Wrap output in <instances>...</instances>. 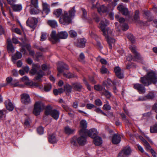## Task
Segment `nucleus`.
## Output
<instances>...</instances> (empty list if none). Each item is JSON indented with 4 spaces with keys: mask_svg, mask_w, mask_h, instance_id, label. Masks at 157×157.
<instances>
[{
    "mask_svg": "<svg viewBox=\"0 0 157 157\" xmlns=\"http://www.w3.org/2000/svg\"><path fill=\"white\" fill-rule=\"evenodd\" d=\"M40 67L39 65L33 63L32 65V68L30 73L33 75L35 74L37 72V70L40 68Z\"/></svg>",
    "mask_w": 157,
    "mask_h": 157,
    "instance_id": "26",
    "label": "nucleus"
},
{
    "mask_svg": "<svg viewBox=\"0 0 157 157\" xmlns=\"http://www.w3.org/2000/svg\"><path fill=\"white\" fill-rule=\"evenodd\" d=\"M100 71L101 73L103 74L109 72L108 69L103 66L101 68Z\"/></svg>",
    "mask_w": 157,
    "mask_h": 157,
    "instance_id": "49",
    "label": "nucleus"
},
{
    "mask_svg": "<svg viewBox=\"0 0 157 157\" xmlns=\"http://www.w3.org/2000/svg\"><path fill=\"white\" fill-rule=\"evenodd\" d=\"M134 19L140 25H144V23L143 22L139 20V16L138 15H135L134 16Z\"/></svg>",
    "mask_w": 157,
    "mask_h": 157,
    "instance_id": "47",
    "label": "nucleus"
},
{
    "mask_svg": "<svg viewBox=\"0 0 157 157\" xmlns=\"http://www.w3.org/2000/svg\"><path fill=\"white\" fill-rule=\"evenodd\" d=\"M57 70L59 73H62L63 71V67L60 65V66L57 67Z\"/></svg>",
    "mask_w": 157,
    "mask_h": 157,
    "instance_id": "64",
    "label": "nucleus"
},
{
    "mask_svg": "<svg viewBox=\"0 0 157 157\" xmlns=\"http://www.w3.org/2000/svg\"><path fill=\"white\" fill-rule=\"evenodd\" d=\"M129 48L134 54V59L138 60L141 59L140 54L137 52L136 47L132 45L130 46Z\"/></svg>",
    "mask_w": 157,
    "mask_h": 157,
    "instance_id": "13",
    "label": "nucleus"
},
{
    "mask_svg": "<svg viewBox=\"0 0 157 157\" xmlns=\"http://www.w3.org/2000/svg\"><path fill=\"white\" fill-rule=\"evenodd\" d=\"M37 22L38 20L36 18L30 17L27 20L26 23L28 26L34 29L36 27Z\"/></svg>",
    "mask_w": 157,
    "mask_h": 157,
    "instance_id": "7",
    "label": "nucleus"
},
{
    "mask_svg": "<svg viewBox=\"0 0 157 157\" xmlns=\"http://www.w3.org/2000/svg\"><path fill=\"white\" fill-rule=\"evenodd\" d=\"M44 89L45 91L46 92L49 91L51 89V86L50 84H47L44 86Z\"/></svg>",
    "mask_w": 157,
    "mask_h": 157,
    "instance_id": "48",
    "label": "nucleus"
},
{
    "mask_svg": "<svg viewBox=\"0 0 157 157\" xmlns=\"http://www.w3.org/2000/svg\"><path fill=\"white\" fill-rule=\"evenodd\" d=\"M38 7H30V13L32 14H37L40 12Z\"/></svg>",
    "mask_w": 157,
    "mask_h": 157,
    "instance_id": "29",
    "label": "nucleus"
},
{
    "mask_svg": "<svg viewBox=\"0 0 157 157\" xmlns=\"http://www.w3.org/2000/svg\"><path fill=\"white\" fill-rule=\"evenodd\" d=\"M98 10L99 13L101 12L104 13L107 12L108 11V9L106 7L103 5L100 6L99 8H98Z\"/></svg>",
    "mask_w": 157,
    "mask_h": 157,
    "instance_id": "35",
    "label": "nucleus"
},
{
    "mask_svg": "<svg viewBox=\"0 0 157 157\" xmlns=\"http://www.w3.org/2000/svg\"><path fill=\"white\" fill-rule=\"evenodd\" d=\"M104 36H105L106 39L110 49H112V45L115 42V40L110 36H107L106 35Z\"/></svg>",
    "mask_w": 157,
    "mask_h": 157,
    "instance_id": "20",
    "label": "nucleus"
},
{
    "mask_svg": "<svg viewBox=\"0 0 157 157\" xmlns=\"http://www.w3.org/2000/svg\"><path fill=\"white\" fill-rule=\"evenodd\" d=\"M58 140L56 138L55 134H52L49 136L48 141L50 143L52 144L56 143Z\"/></svg>",
    "mask_w": 157,
    "mask_h": 157,
    "instance_id": "24",
    "label": "nucleus"
},
{
    "mask_svg": "<svg viewBox=\"0 0 157 157\" xmlns=\"http://www.w3.org/2000/svg\"><path fill=\"white\" fill-rule=\"evenodd\" d=\"M43 12V13L46 15L48 14L50 12V7L49 5L46 3H43L42 4Z\"/></svg>",
    "mask_w": 157,
    "mask_h": 157,
    "instance_id": "17",
    "label": "nucleus"
},
{
    "mask_svg": "<svg viewBox=\"0 0 157 157\" xmlns=\"http://www.w3.org/2000/svg\"><path fill=\"white\" fill-rule=\"evenodd\" d=\"M75 7H73L69 10L68 13L65 11L63 13L62 10L59 9L55 10L53 13L58 17L62 14V16L59 19V22L62 24L67 25L71 22V19L75 16Z\"/></svg>",
    "mask_w": 157,
    "mask_h": 157,
    "instance_id": "2",
    "label": "nucleus"
},
{
    "mask_svg": "<svg viewBox=\"0 0 157 157\" xmlns=\"http://www.w3.org/2000/svg\"><path fill=\"white\" fill-rule=\"evenodd\" d=\"M44 75V72L41 70H39L37 73V76L35 77L36 80L41 81V78Z\"/></svg>",
    "mask_w": 157,
    "mask_h": 157,
    "instance_id": "33",
    "label": "nucleus"
},
{
    "mask_svg": "<svg viewBox=\"0 0 157 157\" xmlns=\"http://www.w3.org/2000/svg\"><path fill=\"white\" fill-rule=\"evenodd\" d=\"M117 9L124 15L127 16L129 14V12L128 9L122 5H119L117 7Z\"/></svg>",
    "mask_w": 157,
    "mask_h": 157,
    "instance_id": "16",
    "label": "nucleus"
},
{
    "mask_svg": "<svg viewBox=\"0 0 157 157\" xmlns=\"http://www.w3.org/2000/svg\"><path fill=\"white\" fill-rule=\"evenodd\" d=\"M3 4L4 5V6H6V2L4 1L3 0H0V5L1 9L3 8Z\"/></svg>",
    "mask_w": 157,
    "mask_h": 157,
    "instance_id": "56",
    "label": "nucleus"
},
{
    "mask_svg": "<svg viewBox=\"0 0 157 157\" xmlns=\"http://www.w3.org/2000/svg\"><path fill=\"white\" fill-rule=\"evenodd\" d=\"M84 133L86 135L87 134L90 137L92 138H94L96 137L98 134V132L96 129L93 128L90 130H87Z\"/></svg>",
    "mask_w": 157,
    "mask_h": 157,
    "instance_id": "11",
    "label": "nucleus"
},
{
    "mask_svg": "<svg viewBox=\"0 0 157 157\" xmlns=\"http://www.w3.org/2000/svg\"><path fill=\"white\" fill-rule=\"evenodd\" d=\"M63 75L67 78H70L75 76L74 74H71L70 72L64 73H63Z\"/></svg>",
    "mask_w": 157,
    "mask_h": 157,
    "instance_id": "41",
    "label": "nucleus"
},
{
    "mask_svg": "<svg viewBox=\"0 0 157 157\" xmlns=\"http://www.w3.org/2000/svg\"><path fill=\"white\" fill-rule=\"evenodd\" d=\"M42 69L44 71H46L48 70L49 67V66H47L45 64H43L41 66Z\"/></svg>",
    "mask_w": 157,
    "mask_h": 157,
    "instance_id": "63",
    "label": "nucleus"
},
{
    "mask_svg": "<svg viewBox=\"0 0 157 157\" xmlns=\"http://www.w3.org/2000/svg\"><path fill=\"white\" fill-rule=\"evenodd\" d=\"M47 34L46 33L42 32L41 33L40 40L41 41H44L47 39Z\"/></svg>",
    "mask_w": 157,
    "mask_h": 157,
    "instance_id": "44",
    "label": "nucleus"
},
{
    "mask_svg": "<svg viewBox=\"0 0 157 157\" xmlns=\"http://www.w3.org/2000/svg\"><path fill=\"white\" fill-rule=\"evenodd\" d=\"M75 130L74 129H71L70 127L67 126L64 128V132L67 134L71 135L74 133Z\"/></svg>",
    "mask_w": 157,
    "mask_h": 157,
    "instance_id": "28",
    "label": "nucleus"
},
{
    "mask_svg": "<svg viewBox=\"0 0 157 157\" xmlns=\"http://www.w3.org/2000/svg\"><path fill=\"white\" fill-rule=\"evenodd\" d=\"M45 114L47 116L50 115L55 119L57 120L59 118V113L56 109L52 110V107L48 105L46 108Z\"/></svg>",
    "mask_w": 157,
    "mask_h": 157,
    "instance_id": "5",
    "label": "nucleus"
},
{
    "mask_svg": "<svg viewBox=\"0 0 157 157\" xmlns=\"http://www.w3.org/2000/svg\"><path fill=\"white\" fill-rule=\"evenodd\" d=\"M109 24V21L106 19H104L101 21L99 25V28L101 30L103 33L104 35H106V31L105 28Z\"/></svg>",
    "mask_w": 157,
    "mask_h": 157,
    "instance_id": "8",
    "label": "nucleus"
},
{
    "mask_svg": "<svg viewBox=\"0 0 157 157\" xmlns=\"http://www.w3.org/2000/svg\"><path fill=\"white\" fill-rule=\"evenodd\" d=\"M64 88L65 91L66 92L67 94L69 93L71 91L72 87L69 85H66L64 87Z\"/></svg>",
    "mask_w": 157,
    "mask_h": 157,
    "instance_id": "42",
    "label": "nucleus"
},
{
    "mask_svg": "<svg viewBox=\"0 0 157 157\" xmlns=\"http://www.w3.org/2000/svg\"><path fill=\"white\" fill-rule=\"evenodd\" d=\"M83 81L84 82V83L85 84L87 88L88 89V90H91V87L89 85V84L88 83V82H87V81L85 79H83Z\"/></svg>",
    "mask_w": 157,
    "mask_h": 157,
    "instance_id": "54",
    "label": "nucleus"
},
{
    "mask_svg": "<svg viewBox=\"0 0 157 157\" xmlns=\"http://www.w3.org/2000/svg\"><path fill=\"white\" fill-rule=\"evenodd\" d=\"M21 80L22 81L24 82L27 85H29V83H27L28 82H28L29 80V79L26 76H24L23 77L21 78Z\"/></svg>",
    "mask_w": 157,
    "mask_h": 157,
    "instance_id": "50",
    "label": "nucleus"
},
{
    "mask_svg": "<svg viewBox=\"0 0 157 157\" xmlns=\"http://www.w3.org/2000/svg\"><path fill=\"white\" fill-rule=\"evenodd\" d=\"M86 108L88 109H90L96 107L95 105L89 103L86 105Z\"/></svg>",
    "mask_w": 157,
    "mask_h": 157,
    "instance_id": "57",
    "label": "nucleus"
},
{
    "mask_svg": "<svg viewBox=\"0 0 157 157\" xmlns=\"http://www.w3.org/2000/svg\"><path fill=\"white\" fill-rule=\"evenodd\" d=\"M140 139L142 141L143 144L146 148V149L148 151L151 148L149 144L142 136H140Z\"/></svg>",
    "mask_w": 157,
    "mask_h": 157,
    "instance_id": "25",
    "label": "nucleus"
},
{
    "mask_svg": "<svg viewBox=\"0 0 157 157\" xmlns=\"http://www.w3.org/2000/svg\"><path fill=\"white\" fill-rule=\"evenodd\" d=\"M94 142L96 145L99 146L102 144V140L101 137L97 136L94 138Z\"/></svg>",
    "mask_w": 157,
    "mask_h": 157,
    "instance_id": "27",
    "label": "nucleus"
},
{
    "mask_svg": "<svg viewBox=\"0 0 157 157\" xmlns=\"http://www.w3.org/2000/svg\"><path fill=\"white\" fill-rule=\"evenodd\" d=\"M29 83V85L31 86H35L36 87L39 88L40 89H41L43 88V86H40L39 83L33 82H28Z\"/></svg>",
    "mask_w": 157,
    "mask_h": 157,
    "instance_id": "37",
    "label": "nucleus"
},
{
    "mask_svg": "<svg viewBox=\"0 0 157 157\" xmlns=\"http://www.w3.org/2000/svg\"><path fill=\"white\" fill-rule=\"evenodd\" d=\"M80 124L81 129L79 131V133L81 135L82 133H84L87 130L86 129L87 127V123L85 120H82L81 121Z\"/></svg>",
    "mask_w": 157,
    "mask_h": 157,
    "instance_id": "12",
    "label": "nucleus"
},
{
    "mask_svg": "<svg viewBox=\"0 0 157 157\" xmlns=\"http://www.w3.org/2000/svg\"><path fill=\"white\" fill-rule=\"evenodd\" d=\"M92 16L94 18V19L95 20V21L97 22H98L99 21V18L98 17L97 14L95 13H94L93 14Z\"/></svg>",
    "mask_w": 157,
    "mask_h": 157,
    "instance_id": "59",
    "label": "nucleus"
},
{
    "mask_svg": "<svg viewBox=\"0 0 157 157\" xmlns=\"http://www.w3.org/2000/svg\"><path fill=\"white\" fill-rule=\"evenodd\" d=\"M60 65H61L62 67H63V68L64 70H67L68 69V66L66 64L64 63H63L62 62Z\"/></svg>",
    "mask_w": 157,
    "mask_h": 157,
    "instance_id": "62",
    "label": "nucleus"
},
{
    "mask_svg": "<svg viewBox=\"0 0 157 157\" xmlns=\"http://www.w3.org/2000/svg\"><path fill=\"white\" fill-rule=\"evenodd\" d=\"M27 7H38V0H31V2H27Z\"/></svg>",
    "mask_w": 157,
    "mask_h": 157,
    "instance_id": "22",
    "label": "nucleus"
},
{
    "mask_svg": "<svg viewBox=\"0 0 157 157\" xmlns=\"http://www.w3.org/2000/svg\"><path fill=\"white\" fill-rule=\"evenodd\" d=\"M105 31L107 36H109L112 34V31L109 28H107L105 29Z\"/></svg>",
    "mask_w": 157,
    "mask_h": 157,
    "instance_id": "52",
    "label": "nucleus"
},
{
    "mask_svg": "<svg viewBox=\"0 0 157 157\" xmlns=\"http://www.w3.org/2000/svg\"><path fill=\"white\" fill-rule=\"evenodd\" d=\"M103 108L104 109L106 110H109L111 109V106L108 104H105L104 105Z\"/></svg>",
    "mask_w": 157,
    "mask_h": 157,
    "instance_id": "60",
    "label": "nucleus"
},
{
    "mask_svg": "<svg viewBox=\"0 0 157 157\" xmlns=\"http://www.w3.org/2000/svg\"><path fill=\"white\" fill-rule=\"evenodd\" d=\"M13 10L15 11H19L22 9V6L21 4H14L12 6Z\"/></svg>",
    "mask_w": 157,
    "mask_h": 157,
    "instance_id": "31",
    "label": "nucleus"
},
{
    "mask_svg": "<svg viewBox=\"0 0 157 157\" xmlns=\"http://www.w3.org/2000/svg\"><path fill=\"white\" fill-rule=\"evenodd\" d=\"M131 152V150L130 147L129 146L126 147L119 153L118 157H125L126 156L129 155Z\"/></svg>",
    "mask_w": 157,
    "mask_h": 157,
    "instance_id": "9",
    "label": "nucleus"
},
{
    "mask_svg": "<svg viewBox=\"0 0 157 157\" xmlns=\"http://www.w3.org/2000/svg\"><path fill=\"white\" fill-rule=\"evenodd\" d=\"M72 86L75 89L78 91H80L82 88V86L79 83H75L72 84Z\"/></svg>",
    "mask_w": 157,
    "mask_h": 157,
    "instance_id": "30",
    "label": "nucleus"
},
{
    "mask_svg": "<svg viewBox=\"0 0 157 157\" xmlns=\"http://www.w3.org/2000/svg\"><path fill=\"white\" fill-rule=\"evenodd\" d=\"M114 72L116 76L120 78H123V75L121 71V70L120 67H117L114 69Z\"/></svg>",
    "mask_w": 157,
    "mask_h": 157,
    "instance_id": "19",
    "label": "nucleus"
},
{
    "mask_svg": "<svg viewBox=\"0 0 157 157\" xmlns=\"http://www.w3.org/2000/svg\"><path fill=\"white\" fill-rule=\"evenodd\" d=\"M6 80L7 83L8 84H10L11 86L14 87L18 86V81L16 79L13 80V78L11 77H7L6 78Z\"/></svg>",
    "mask_w": 157,
    "mask_h": 157,
    "instance_id": "14",
    "label": "nucleus"
},
{
    "mask_svg": "<svg viewBox=\"0 0 157 157\" xmlns=\"http://www.w3.org/2000/svg\"><path fill=\"white\" fill-rule=\"evenodd\" d=\"M121 140V137L119 134H115L113 136L112 142L114 144H118L120 142Z\"/></svg>",
    "mask_w": 157,
    "mask_h": 157,
    "instance_id": "15",
    "label": "nucleus"
},
{
    "mask_svg": "<svg viewBox=\"0 0 157 157\" xmlns=\"http://www.w3.org/2000/svg\"><path fill=\"white\" fill-rule=\"evenodd\" d=\"M21 54L19 52H17L12 57L13 60H15L17 59L21 58L22 57Z\"/></svg>",
    "mask_w": 157,
    "mask_h": 157,
    "instance_id": "34",
    "label": "nucleus"
},
{
    "mask_svg": "<svg viewBox=\"0 0 157 157\" xmlns=\"http://www.w3.org/2000/svg\"><path fill=\"white\" fill-rule=\"evenodd\" d=\"M95 103L98 106H101L102 105V102L99 99H97L95 101Z\"/></svg>",
    "mask_w": 157,
    "mask_h": 157,
    "instance_id": "51",
    "label": "nucleus"
},
{
    "mask_svg": "<svg viewBox=\"0 0 157 157\" xmlns=\"http://www.w3.org/2000/svg\"><path fill=\"white\" fill-rule=\"evenodd\" d=\"M3 4L4 5V6H6V2L4 1L3 0H0V5L1 9L3 8Z\"/></svg>",
    "mask_w": 157,
    "mask_h": 157,
    "instance_id": "55",
    "label": "nucleus"
},
{
    "mask_svg": "<svg viewBox=\"0 0 157 157\" xmlns=\"http://www.w3.org/2000/svg\"><path fill=\"white\" fill-rule=\"evenodd\" d=\"M63 91L64 90L63 89L59 88L58 89H54L53 90V93L55 95H56L63 93Z\"/></svg>",
    "mask_w": 157,
    "mask_h": 157,
    "instance_id": "38",
    "label": "nucleus"
},
{
    "mask_svg": "<svg viewBox=\"0 0 157 157\" xmlns=\"http://www.w3.org/2000/svg\"><path fill=\"white\" fill-rule=\"evenodd\" d=\"M102 94L104 95L107 98H109L111 96L110 93L105 90V88L103 91Z\"/></svg>",
    "mask_w": 157,
    "mask_h": 157,
    "instance_id": "43",
    "label": "nucleus"
},
{
    "mask_svg": "<svg viewBox=\"0 0 157 157\" xmlns=\"http://www.w3.org/2000/svg\"><path fill=\"white\" fill-rule=\"evenodd\" d=\"M155 97V95L154 93L151 91L149 93L146 95V97L147 99H151L154 98Z\"/></svg>",
    "mask_w": 157,
    "mask_h": 157,
    "instance_id": "36",
    "label": "nucleus"
},
{
    "mask_svg": "<svg viewBox=\"0 0 157 157\" xmlns=\"http://www.w3.org/2000/svg\"><path fill=\"white\" fill-rule=\"evenodd\" d=\"M48 23L52 28H55L57 26V22L55 20H48Z\"/></svg>",
    "mask_w": 157,
    "mask_h": 157,
    "instance_id": "32",
    "label": "nucleus"
},
{
    "mask_svg": "<svg viewBox=\"0 0 157 157\" xmlns=\"http://www.w3.org/2000/svg\"><path fill=\"white\" fill-rule=\"evenodd\" d=\"M21 101L22 103L25 104H28L31 102V101L29 95L23 94L21 96Z\"/></svg>",
    "mask_w": 157,
    "mask_h": 157,
    "instance_id": "10",
    "label": "nucleus"
},
{
    "mask_svg": "<svg viewBox=\"0 0 157 157\" xmlns=\"http://www.w3.org/2000/svg\"><path fill=\"white\" fill-rule=\"evenodd\" d=\"M68 36L67 32L65 31L59 32L56 34L55 31H52L51 34L50 40L53 44H55L59 40V38L66 39L67 37Z\"/></svg>",
    "mask_w": 157,
    "mask_h": 157,
    "instance_id": "3",
    "label": "nucleus"
},
{
    "mask_svg": "<svg viewBox=\"0 0 157 157\" xmlns=\"http://www.w3.org/2000/svg\"><path fill=\"white\" fill-rule=\"evenodd\" d=\"M69 34L71 37H75L77 36V33L74 30H71L69 32Z\"/></svg>",
    "mask_w": 157,
    "mask_h": 157,
    "instance_id": "46",
    "label": "nucleus"
},
{
    "mask_svg": "<svg viewBox=\"0 0 157 157\" xmlns=\"http://www.w3.org/2000/svg\"><path fill=\"white\" fill-rule=\"evenodd\" d=\"M94 89L98 91H103L105 89V88L103 86H101L99 85H96L94 86Z\"/></svg>",
    "mask_w": 157,
    "mask_h": 157,
    "instance_id": "45",
    "label": "nucleus"
},
{
    "mask_svg": "<svg viewBox=\"0 0 157 157\" xmlns=\"http://www.w3.org/2000/svg\"><path fill=\"white\" fill-rule=\"evenodd\" d=\"M30 45H28V47H27V48L29 52V54L31 56H34V52L33 51L30 50Z\"/></svg>",
    "mask_w": 157,
    "mask_h": 157,
    "instance_id": "58",
    "label": "nucleus"
},
{
    "mask_svg": "<svg viewBox=\"0 0 157 157\" xmlns=\"http://www.w3.org/2000/svg\"><path fill=\"white\" fill-rule=\"evenodd\" d=\"M37 132L39 134H42L44 132V128L42 127H39L37 129Z\"/></svg>",
    "mask_w": 157,
    "mask_h": 157,
    "instance_id": "53",
    "label": "nucleus"
},
{
    "mask_svg": "<svg viewBox=\"0 0 157 157\" xmlns=\"http://www.w3.org/2000/svg\"><path fill=\"white\" fill-rule=\"evenodd\" d=\"M121 115L123 121H125L127 123L129 122L126 119V116L124 113H121Z\"/></svg>",
    "mask_w": 157,
    "mask_h": 157,
    "instance_id": "61",
    "label": "nucleus"
},
{
    "mask_svg": "<svg viewBox=\"0 0 157 157\" xmlns=\"http://www.w3.org/2000/svg\"><path fill=\"white\" fill-rule=\"evenodd\" d=\"M6 109L10 111H12L14 108V106L10 101L9 100H6L5 102Z\"/></svg>",
    "mask_w": 157,
    "mask_h": 157,
    "instance_id": "21",
    "label": "nucleus"
},
{
    "mask_svg": "<svg viewBox=\"0 0 157 157\" xmlns=\"http://www.w3.org/2000/svg\"><path fill=\"white\" fill-rule=\"evenodd\" d=\"M86 40L84 38H80L78 40L76 45L80 48L85 47Z\"/></svg>",
    "mask_w": 157,
    "mask_h": 157,
    "instance_id": "18",
    "label": "nucleus"
},
{
    "mask_svg": "<svg viewBox=\"0 0 157 157\" xmlns=\"http://www.w3.org/2000/svg\"><path fill=\"white\" fill-rule=\"evenodd\" d=\"M44 108V105L43 103L41 101H37L35 103L33 113L36 116L38 115Z\"/></svg>",
    "mask_w": 157,
    "mask_h": 157,
    "instance_id": "6",
    "label": "nucleus"
},
{
    "mask_svg": "<svg viewBox=\"0 0 157 157\" xmlns=\"http://www.w3.org/2000/svg\"><path fill=\"white\" fill-rule=\"evenodd\" d=\"M80 135L81 136L78 138L74 137L71 139V143L72 145L76 146L77 144V141L78 144L81 145H84L86 144V140L85 136V134L82 133L81 135Z\"/></svg>",
    "mask_w": 157,
    "mask_h": 157,
    "instance_id": "4",
    "label": "nucleus"
},
{
    "mask_svg": "<svg viewBox=\"0 0 157 157\" xmlns=\"http://www.w3.org/2000/svg\"><path fill=\"white\" fill-rule=\"evenodd\" d=\"M140 82L143 85L138 83L135 84H134V88L140 94H143L146 92L144 86H148L152 83H156L157 82V76L154 71H151L148 72L146 75L141 77Z\"/></svg>",
    "mask_w": 157,
    "mask_h": 157,
    "instance_id": "1",
    "label": "nucleus"
},
{
    "mask_svg": "<svg viewBox=\"0 0 157 157\" xmlns=\"http://www.w3.org/2000/svg\"><path fill=\"white\" fill-rule=\"evenodd\" d=\"M7 50L9 52H14V48L10 39H8L7 40Z\"/></svg>",
    "mask_w": 157,
    "mask_h": 157,
    "instance_id": "23",
    "label": "nucleus"
},
{
    "mask_svg": "<svg viewBox=\"0 0 157 157\" xmlns=\"http://www.w3.org/2000/svg\"><path fill=\"white\" fill-rule=\"evenodd\" d=\"M127 37L132 43H133L135 42L134 37L131 34L129 33L127 34Z\"/></svg>",
    "mask_w": 157,
    "mask_h": 157,
    "instance_id": "40",
    "label": "nucleus"
},
{
    "mask_svg": "<svg viewBox=\"0 0 157 157\" xmlns=\"http://www.w3.org/2000/svg\"><path fill=\"white\" fill-rule=\"evenodd\" d=\"M150 130L151 133H157V124L151 126L150 127Z\"/></svg>",
    "mask_w": 157,
    "mask_h": 157,
    "instance_id": "39",
    "label": "nucleus"
}]
</instances>
